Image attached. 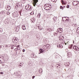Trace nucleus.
<instances>
[{
	"instance_id": "obj_54",
	"label": "nucleus",
	"mask_w": 79,
	"mask_h": 79,
	"mask_svg": "<svg viewBox=\"0 0 79 79\" xmlns=\"http://www.w3.org/2000/svg\"><path fill=\"white\" fill-rule=\"evenodd\" d=\"M53 0V1H55V0Z\"/></svg>"
},
{
	"instance_id": "obj_48",
	"label": "nucleus",
	"mask_w": 79,
	"mask_h": 79,
	"mask_svg": "<svg viewBox=\"0 0 79 79\" xmlns=\"http://www.w3.org/2000/svg\"><path fill=\"white\" fill-rule=\"evenodd\" d=\"M2 59L1 57H0V60H1Z\"/></svg>"
},
{
	"instance_id": "obj_24",
	"label": "nucleus",
	"mask_w": 79,
	"mask_h": 79,
	"mask_svg": "<svg viewBox=\"0 0 79 79\" xmlns=\"http://www.w3.org/2000/svg\"><path fill=\"white\" fill-rule=\"evenodd\" d=\"M50 28H47V31L48 32H50Z\"/></svg>"
},
{
	"instance_id": "obj_20",
	"label": "nucleus",
	"mask_w": 79,
	"mask_h": 79,
	"mask_svg": "<svg viewBox=\"0 0 79 79\" xmlns=\"http://www.w3.org/2000/svg\"><path fill=\"white\" fill-rule=\"evenodd\" d=\"M59 39L60 41L62 40V39H61V36L59 37Z\"/></svg>"
},
{
	"instance_id": "obj_30",
	"label": "nucleus",
	"mask_w": 79,
	"mask_h": 79,
	"mask_svg": "<svg viewBox=\"0 0 79 79\" xmlns=\"http://www.w3.org/2000/svg\"><path fill=\"white\" fill-rule=\"evenodd\" d=\"M53 20H54V21H56V18L54 17L53 18Z\"/></svg>"
},
{
	"instance_id": "obj_26",
	"label": "nucleus",
	"mask_w": 79,
	"mask_h": 79,
	"mask_svg": "<svg viewBox=\"0 0 79 79\" xmlns=\"http://www.w3.org/2000/svg\"><path fill=\"white\" fill-rule=\"evenodd\" d=\"M20 6V4L17 3V5L16 6H18H18Z\"/></svg>"
},
{
	"instance_id": "obj_3",
	"label": "nucleus",
	"mask_w": 79,
	"mask_h": 79,
	"mask_svg": "<svg viewBox=\"0 0 79 79\" xmlns=\"http://www.w3.org/2000/svg\"><path fill=\"white\" fill-rule=\"evenodd\" d=\"M12 40L13 42L14 43V44H16V43H18V42L19 40L16 38L14 37L13 39Z\"/></svg>"
},
{
	"instance_id": "obj_45",
	"label": "nucleus",
	"mask_w": 79,
	"mask_h": 79,
	"mask_svg": "<svg viewBox=\"0 0 79 79\" xmlns=\"http://www.w3.org/2000/svg\"><path fill=\"white\" fill-rule=\"evenodd\" d=\"M1 8H2V6H1V4H0V9H1Z\"/></svg>"
},
{
	"instance_id": "obj_34",
	"label": "nucleus",
	"mask_w": 79,
	"mask_h": 79,
	"mask_svg": "<svg viewBox=\"0 0 79 79\" xmlns=\"http://www.w3.org/2000/svg\"><path fill=\"white\" fill-rule=\"evenodd\" d=\"M51 31H52V29H49V32H51Z\"/></svg>"
},
{
	"instance_id": "obj_13",
	"label": "nucleus",
	"mask_w": 79,
	"mask_h": 79,
	"mask_svg": "<svg viewBox=\"0 0 79 79\" xmlns=\"http://www.w3.org/2000/svg\"><path fill=\"white\" fill-rule=\"evenodd\" d=\"M44 47H45L46 48H48L50 47V45L49 44H46L44 46Z\"/></svg>"
},
{
	"instance_id": "obj_4",
	"label": "nucleus",
	"mask_w": 79,
	"mask_h": 79,
	"mask_svg": "<svg viewBox=\"0 0 79 79\" xmlns=\"http://www.w3.org/2000/svg\"><path fill=\"white\" fill-rule=\"evenodd\" d=\"M78 2H79V1L75 0L73 1L72 3L74 6H77L78 4Z\"/></svg>"
},
{
	"instance_id": "obj_14",
	"label": "nucleus",
	"mask_w": 79,
	"mask_h": 79,
	"mask_svg": "<svg viewBox=\"0 0 79 79\" xmlns=\"http://www.w3.org/2000/svg\"><path fill=\"white\" fill-rule=\"evenodd\" d=\"M18 66H19V68H21L23 66V65L21 63H20L19 64Z\"/></svg>"
},
{
	"instance_id": "obj_42",
	"label": "nucleus",
	"mask_w": 79,
	"mask_h": 79,
	"mask_svg": "<svg viewBox=\"0 0 79 79\" xmlns=\"http://www.w3.org/2000/svg\"><path fill=\"white\" fill-rule=\"evenodd\" d=\"M23 52H25V49H23Z\"/></svg>"
},
{
	"instance_id": "obj_7",
	"label": "nucleus",
	"mask_w": 79,
	"mask_h": 79,
	"mask_svg": "<svg viewBox=\"0 0 79 79\" xmlns=\"http://www.w3.org/2000/svg\"><path fill=\"white\" fill-rule=\"evenodd\" d=\"M39 51L40 52V53H39V54H40V53H43L45 51V50H43V49L40 48Z\"/></svg>"
},
{
	"instance_id": "obj_15",
	"label": "nucleus",
	"mask_w": 79,
	"mask_h": 79,
	"mask_svg": "<svg viewBox=\"0 0 79 79\" xmlns=\"http://www.w3.org/2000/svg\"><path fill=\"white\" fill-rule=\"evenodd\" d=\"M70 64V63H69V62H67V64H66V66H67V67H68V66H69Z\"/></svg>"
},
{
	"instance_id": "obj_27",
	"label": "nucleus",
	"mask_w": 79,
	"mask_h": 79,
	"mask_svg": "<svg viewBox=\"0 0 79 79\" xmlns=\"http://www.w3.org/2000/svg\"><path fill=\"white\" fill-rule=\"evenodd\" d=\"M61 37V38L62 39V40H63L64 39V37L63 36H60Z\"/></svg>"
},
{
	"instance_id": "obj_9",
	"label": "nucleus",
	"mask_w": 79,
	"mask_h": 79,
	"mask_svg": "<svg viewBox=\"0 0 79 79\" xmlns=\"http://www.w3.org/2000/svg\"><path fill=\"white\" fill-rule=\"evenodd\" d=\"M11 9V6H7V8L6 9V10H8V11H9V10H10V9Z\"/></svg>"
},
{
	"instance_id": "obj_22",
	"label": "nucleus",
	"mask_w": 79,
	"mask_h": 79,
	"mask_svg": "<svg viewBox=\"0 0 79 79\" xmlns=\"http://www.w3.org/2000/svg\"><path fill=\"white\" fill-rule=\"evenodd\" d=\"M31 56L32 57H34V54L33 53H32Z\"/></svg>"
},
{
	"instance_id": "obj_50",
	"label": "nucleus",
	"mask_w": 79,
	"mask_h": 79,
	"mask_svg": "<svg viewBox=\"0 0 79 79\" xmlns=\"http://www.w3.org/2000/svg\"><path fill=\"white\" fill-rule=\"evenodd\" d=\"M18 47H19V45H18Z\"/></svg>"
},
{
	"instance_id": "obj_21",
	"label": "nucleus",
	"mask_w": 79,
	"mask_h": 79,
	"mask_svg": "<svg viewBox=\"0 0 79 79\" xmlns=\"http://www.w3.org/2000/svg\"><path fill=\"white\" fill-rule=\"evenodd\" d=\"M76 47H77V46H74L73 47V49H74V50H75L76 48Z\"/></svg>"
},
{
	"instance_id": "obj_28",
	"label": "nucleus",
	"mask_w": 79,
	"mask_h": 79,
	"mask_svg": "<svg viewBox=\"0 0 79 79\" xmlns=\"http://www.w3.org/2000/svg\"><path fill=\"white\" fill-rule=\"evenodd\" d=\"M54 35H58V33H54Z\"/></svg>"
},
{
	"instance_id": "obj_29",
	"label": "nucleus",
	"mask_w": 79,
	"mask_h": 79,
	"mask_svg": "<svg viewBox=\"0 0 79 79\" xmlns=\"http://www.w3.org/2000/svg\"><path fill=\"white\" fill-rule=\"evenodd\" d=\"M62 0V4H65V3H64V1L63 0Z\"/></svg>"
},
{
	"instance_id": "obj_40",
	"label": "nucleus",
	"mask_w": 79,
	"mask_h": 79,
	"mask_svg": "<svg viewBox=\"0 0 79 79\" xmlns=\"http://www.w3.org/2000/svg\"><path fill=\"white\" fill-rule=\"evenodd\" d=\"M34 77H35V76H33L32 77V79H34Z\"/></svg>"
},
{
	"instance_id": "obj_32",
	"label": "nucleus",
	"mask_w": 79,
	"mask_h": 79,
	"mask_svg": "<svg viewBox=\"0 0 79 79\" xmlns=\"http://www.w3.org/2000/svg\"><path fill=\"white\" fill-rule=\"evenodd\" d=\"M79 30H77H77L76 32H77V33H79Z\"/></svg>"
},
{
	"instance_id": "obj_6",
	"label": "nucleus",
	"mask_w": 79,
	"mask_h": 79,
	"mask_svg": "<svg viewBox=\"0 0 79 79\" xmlns=\"http://www.w3.org/2000/svg\"><path fill=\"white\" fill-rule=\"evenodd\" d=\"M58 31L60 33H62L63 32V29L62 28H59V29H57V31Z\"/></svg>"
},
{
	"instance_id": "obj_38",
	"label": "nucleus",
	"mask_w": 79,
	"mask_h": 79,
	"mask_svg": "<svg viewBox=\"0 0 79 79\" xmlns=\"http://www.w3.org/2000/svg\"><path fill=\"white\" fill-rule=\"evenodd\" d=\"M72 47H73V45H70V48H72Z\"/></svg>"
},
{
	"instance_id": "obj_44",
	"label": "nucleus",
	"mask_w": 79,
	"mask_h": 79,
	"mask_svg": "<svg viewBox=\"0 0 79 79\" xmlns=\"http://www.w3.org/2000/svg\"><path fill=\"white\" fill-rule=\"evenodd\" d=\"M0 63L2 64V60H0Z\"/></svg>"
},
{
	"instance_id": "obj_12",
	"label": "nucleus",
	"mask_w": 79,
	"mask_h": 79,
	"mask_svg": "<svg viewBox=\"0 0 79 79\" xmlns=\"http://www.w3.org/2000/svg\"><path fill=\"white\" fill-rule=\"evenodd\" d=\"M16 31L17 32H19V27H17V28H16Z\"/></svg>"
},
{
	"instance_id": "obj_10",
	"label": "nucleus",
	"mask_w": 79,
	"mask_h": 79,
	"mask_svg": "<svg viewBox=\"0 0 79 79\" xmlns=\"http://www.w3.org/2000/svg\"><path fill=\"white\" fill-rule=\"evenodd\" d=\"M67 56L69 57L70 56H71V52H67Z\"/></svg>"
},
{
	"instance_id": "obj_53",
	"label": "nucleus",
	"mask_w": 79,
	"mask_h": 79,
	"mask_svg": "<svg viewBox=\"0 0 79 79\" xmlns=\"http://www.w3.org/2000/svg\"><path fill=\"white\" fill-rule=\"evenodd\" d=\"M19 50H20V48L19 49Z\"/></svg>"
},
{
	"instance_id": "obj_56",
	"label": "nucleus",
	"mask_w": 79,
	"mask_h": 79,
	"mask_svg": "<svg viewBox=\"0 0 79 79\" xmlns=\"http://www.w3.org/2000/svg\"><path fill=\"white\" fill-rule=\"evenodd\" d=\"M20 15H21V13H20Z\"/></svg>"
},
{
	"instance_id": "obj_11",
	"label": "nucleus",
	"mask_w": 79,
	"mask_h": 79,
	"mask_svg": "<svg viewBox=\"0 0 79 79\" xmlns=\"http://www.w3.org/2000/svg\"><path fill=\"white\" fill-rule=\"evenodd\" d=\"M22 27L23 30H26V27H25V25H23Z\"/></svg>"
},
{
	"instance_id": "obj_36",
	"label": "nucleus",
	"mask_w": 79,
	"mask_h": 79,
	"mask_svg": "<svg viewBox=\"0 0 79 79\" xmlns=\"http://www.w3.org/2000/svg\"><path fill=\"white\" fill-rule=\"evenodd\" d=\"M63 8V6H61L60 7V9H62Z\"/></svg>"
},
{
	"instance_id": "obj_2",
	"label": "nucleus",
	"mask_w": 79,
	"mask_h": 79,
	"mask_svg": "<svg viewBox=\"0 0 79 79\" xmlns=\"http://www.w3.org/2000/svg\"><path fill=\"white\" fill-rule=\"evenodd\" d=\"M25 9L27 10L31 11L32 9V7L31 6L28 5L27 6H26Z\"/></svg>"
},
{
	"instance_id": "obj_55",
	"label": "nucleus",
	"mask_w": 79,
	"mask_h": 79,
	"mask_svg": "<svg viewBox=\"0 0 79 79\" xmlns=\"http://www.w3.org/2000/svg\"><path fill=\"white\" fill-rule=\"evenodd\" d=\"M16 53H17V51H16Z\"/></svg>"
},
{
	"instance_id": "obj_16",
	"label": "nucleus",
	"mask_w": 79,
	"mask_h": 79,
	"mask_svg": "<svg viewBox=\"0 0 79 79\" xmlns=\"http://www.w3.org/2000/svg\"><path fill=\"white\" fill-rule=\"evenodd\" d=\"M39 71L40 72V73H42V72L43 71L42 70V69L41 68H40L39 69Z\"/></svg>"
},
{
	"instance_id": "obj_8",
	"label": "nucleus",
	"mask_w": 79,
	"mask_h": 79,
	"mask_svg": "<svg viewBox=\"0 0 79 79\" xmlns=\"http://www.w3.org/2000/svg\"><path fill=\"white\" fill-rule=\"evenodd\" d=\"M13 14L14 15L15 17H17V16H18V12H15L13 13Z\"/></svg>"
},
{
	"instance_id": "obj_46",
	"label": "nucleus",
	"mask_w": 79,
	"mask_h": 79,
	"mask_svg": "<svg viewBox=\"0 0 79 79\" xmlns=\"http://www.w3.org/2000/svg\"><path fill=\"white\" fill-rule=\"evenodd\" d=\"M77 50H78V51H79V48H78L77 49Z\"/></svg>"
},
{
	"instance_id": "obj_41",
	"label": "nucleus",
	"mask_w": 79,
	"mask_h": 79,
	"mask_svg": "<svg viewBox=\"0 0 79 79\" xmlns=\"http://www.w3.org/2000/svg\"><path fill=\"white\" fill-rule=\"evenodd\" d=\"M68 19H66L65 21H68Z\"/></svg>"
},
{
	"instance_id": "obj_57",
	"label": "nucleus",
	"mask_w": 79,
	"mask_h": 79,
	"mask_svg": "<svg viewBox=\"0 0 79 79\" xmlns=\"http://www.w3.org/2000/svg\"><path fill=\"white\" fill-rule=\"evenodd\" d=\"M0 47H1V46H0Z\"/></svg>"
},
{
	"instance_id": "obj_19",
	"label": "nucleus",
	"mask_w": 79,
	"mask_h": 79,
	"mask_svg": "<svg viewBox=\"0 0 79 79\" xmlns=\"http://www.w3.org/2000/svg\"><path fill=\"white\" fill-rule=\"evenodd\" d=\"M40 15L41 14L40 13H39L38 14L37 16L38 18H40Z\"/></svg>"
},
{
	"instance_id": "obj_18",
	"label": "nucleus",
	"mask_w": 79,
	"mask_h": 79,
	"mask_svg": "<svg viewBox=\"0 0 79 79\" xmlns=\"http://www.w3.org/2000/svg\"><path fill=\"white\" fill-rule=\"evenodd\" d=\"M72 26H73V27H76V26H77V24H73L72 25Z\"/></svg>"
},
{
	"instance_id": "obj_51",
	"label": "nucleus",
	"mask_w": 79,
	"mask_h": 79,
	"mask_svg": "<svg viewBox=\"0 0 79 79\" xmlns=\"http://www.w3.org/2000/svg\"><path fill=\"white\" fill-rule=\"evenodd\" d=\"M63 21H64V20H63Z\"/></svg>"
},
{
	"instance_id": "obj_23",
	"label": "nucleus",
	"mask_w": 79,
	"mask_h": 79,
	"mask_svg": "<svg viewBox=\"0 0 79 79\" xmlns=\"http://www.w3.org/2000/svg\"><path fill=\"white\" fill-rule=\"evenodd\" d=\"M0 32H3V29L2 28H0Z\"/></svg>"
},
{
	"instance_id": "obj_33",
	"label": "nucleus",
	"mask_w": 79,
	"mask_h": 79,
	"mask_svg": "<svg viewBox=\"0 0 79 79\" xmlns=\"http://www.w3.org/2000/svg\"><path fill=\"white\" fill-rule=\"evenodd\" d=\"M67 8H69V5H67Z\"/></svg>"
},
{
	"instance_id": "obj_52",
	"label": "nucleus",
	"mask_w": 79,
	"mask_h": 79,
	"mask_svg": "<svg viewBox=\"0 0 79 79\" xmlns=\"http://www.w3.org/2000/svg\"><path fill=\"white\" fill-rule=\"evenodd\" d=\"M74 43V41H73V43Z\"/></svg>"
},
{
	"instance_id": "obj_25",
	"label": "nucleus",
	"mask_w": 79,
	"mask_h": 79,
	"mask_svg": "<svg viewBox=\"0 0 79 79\" xmlns=\"http://www.w3.org/2000/svg\"><path fill=\"white\" fill-rule=\"evenodd\" d=\"M34 11H32V12H31L30 13V15H34Z\"/></svg>"
},
{
	"instance_id": "obj_39",
	"label": "nucleus",
	"mask_w": 79,
	"mask_h": 79,
	"mask_svg": "<svg viewBox=\"0 0 79 79\" xmlns=\"http://www.w3.org/2000/svg\"><path fill=\"white\" fill-rule=\"evenodd\" d=\"M3 74V72H0V74Z\"/></svg>"
},
{
	"instance_id": "obj_31",
	"label": "nucleus",
	"mask_w": 79,
	"mask_h": 79,
	"mask_svg": "<svg viewBox=\"0 0 79 79\" xmlns=\"http://www.w3.org/2000/svg\"><path fill=\"white\" fill-rule=\"evenodd\" d=\"M77 48H77V47H76V48L75 49V50H76V51H77Z\"/></svg>"
},
{
	"instance_id": "obj_35",
	"label": "nucleus",
	"mask_w": 79,
	"mask_h": 79,
	"mask_svg": "<svg viewBox=\"0 0 79 79\" xmlns=\"http://www.w3.org/2000/svg\"><path fill=\"white\" fill-rule=\"evenodd\" d=\"M18 48H16L15 49V51H18Z\"/></svg>"
},
{
	"instance_id": "obj_1",
	"label": "nucleus",
	"mask_w": 79,
	"mask_h": 79,
	"mask_svg": "<svg viewBox=\"0 0 79 79\" xmlns=\"http://www.w3.org/2000/svg\"><path fill=\"white\" fill-rule=\"evenodd\" d=\"M44 8L45 10H50L52 8V6L50 4H47L44 6Z\"/></svg>"
},
{
	"instance_id": "obj_47",
	"label": "nucleus",
	"mask_w": 79,
	"mask_h": 79,
	"mask_svg": "<svg viewBox=\"0 0 79 79\" xmlns=\"http://www.w3.org/2000/svg\"><path fill=\"white\" fill-rule=\"evenodd\" d=\"M66 44H67L66 43H65V45H66Z\"/></svg>"
},
{
	"instance_id": "obj_37",
	"label": "nucleus",
	"mask_w": 79,
	"mask_h": 79,
	"mask_svg": "<svg viewBox=\"0 0 79 79\" xmlns=\"http://www.w3.org/2000/svg\"><path fill=\"white\" fill-rule=\"evenodd\" d=\"M7 15H10V12H8L7 13Z\"/></svg>"
},
{
	"instance_id": "obj_17",
	"label": "nucleus",
	"mask_w": 79,
	"mask_h": 79,
	"mask_svg": "<svg viewBox=\"0 0 79 79\" xmlns=\"http://www.w3.org/2000/svg\"><path fill=\"white\" fill-rule=\"evenodd\" d=\"M61 46H62V47H61V48H62L63 47V45H60H60H58L57 46V47H60V48H61Z\"/></svg>"
},
{
	"instance_id": "obj_43",
	"label": "nucleus",
	"mask_w": 79,
	"mask_h": 79,
	"mask_svg": "<svg viewBox=\"0 0 79 79\" xmlns=\"http://www.w3.org/2000/svg\"><path fill=\"white\" fill-rule=\"evenodd\" d=\"M14 48V47H11V49H13Z\"/></svg>"
},
{
	"instance_id": "obj_49",
	"label": "nucleus",
	"mask_w": 79,
	"mask_h": 79,
	"mask_svg": "<svg viewBox=\"0 0 79 79\" xmlns=\"http://www.w3.org/2000/svg\"><path fill=\"white\" fill-rule=\"evenodd\" d=\"M16 48H18V46H16Z\"/></svg>"
},
{
	"instance_id": "obj_5",
	"label": "nucleus",
	"mask_w": 79,
	"mask_h": 79,
	"mask_svg": "<svg viewBox=\"0 0 79 79\" xmlns=\"http://www.w3.org/2000/svg\"><path fill=\"white\" fill-rule=\"evenodd\" d=\"M33 4L34 6H35L36 4H37V2H38V0H33Z\"/></svg>"
},
{
	"instance_id": "obj_58",
	"label": "nucleus",
	"mask_w": 79,
	"mask_h": 79,
	"mask_svg": "<svg viewBox=\"0 0 79 79\" xmlns=\"http://www.w3.org/2000/svg\"><path fill=\"white\" fill-rule=\"evenodd\" d=\"M1 48H2V47H1Z\"/></svg>"
}]
</instances>
